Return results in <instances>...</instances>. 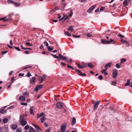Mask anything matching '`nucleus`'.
<instances>
[{"label": "nucleus", "mask_w": 132, "mask_h": 132, "mask_svg": "<svg viewBox=\"0 0 132 132\" xmlns=\"http://www.w3.org/2000/svg\"><path fill=\"white\" fill-rule=\"evenodd\" d=\"M6 17H4L3 18H0V20H2L4 21H8L9 20L8 19H6Z\"/></svg>", "instance_id": "b1692460"}, {"label": "nucleus", "mask_w": 132, "mask_h": 132, "mask_svg": "<svg viewBox=\"0 0 132 132\" xmlns=\"http://www.w3.org/2000/svg\"><path fill=\"white\" fill-rule=\"evenodd\" d=\"M111 32L109 30H106L105 32V34L107 35H111Z\"/></svg>", "instance_id": "a878e982"}, {"label": "nucleus", "mask_w": 132, "mask_h": 132, "mask_svg": "<svg viewBox=\"0 0 132 132\" xmlns=\"http://www.w3.org/2000/svg\"><path fill=\"white\" fill-rule=\"evenodd\" d=\"M36 81V78L35 77H32L30 79V83L32 84H34Z\"/></svg>", "instance_id": "1a4fd4ad"}, {"label": "nucleus", "mask_w": 132, "mask_h": 132, "mask_svg": "<svg viewBox=\"0 0 132 132\" xmlns=\"http://www.w3.org/2000/svg\"><path fill=\"white\" fill-rule=\"evenodd\" d=\"M21 105H25L26 106L27 105V103H25L24 102H22L21 103Z\"/></svg>", "instance_id": "3c124183"}, {"label": "nucleus", "mask_w": 132, "mask_h": 132, "mask_svg": "<svg viewBox=\"0 0 132 132\" xmlns=\"http://www.w3.org/2000/svg\"><path fill=\"white\" fill-rule=\"evenodd\" d=\"M44 43L45 45V46L48 47V44L47 42L46 41H44Z\"/></svg>", "instance_id": "a19ab883"}, {"label": "nucleus", "mask_w": 132, "mask_h": 132, "mask_svg": "<svg viewBox=\"0 0 132 132\" xmlns=\"http://www.w3.org/2000/svg\"><path fill=\"white\" fill-rule=\"evenodd\" d=\"M60 64H62L63 65V66H64L65 65H66L65 63H63L62 62H61V63Z\"/></svg>", "instance_id": "0e129e2a"}, {"label": "nucleus", "mask_w": 132, "mask_h": 132, "mask_svg": "<svg viewBox=\"0 0 132 132\" xmlns=\"http://www.w3.org/2000/svg\"><path fill=\"white\" fill-rule=\"evenodd\" d=\"M23 53L26 54H28L29 53V51H26Z\"/></svg>", "instance_id": "6e6d98bb"}, {"label": "nucleus", "mask_w": 132, "mask_h": 132, "mask_svg": "<svg viewBox=\"0 0 132 132\" xmlns=\"http://www.w3.org/2000/svg\"><path fill=\"white\" fill-rule=\"evenodd\" d=\"M46 118L45 117H43L40 118V120L41 121V122L42 123H43L44 122L45 120H46Z\"/></svg>", "instance_id": "aec40b11"}, {"label": "nucleus", "mask_w": 132, "mask_h": 132, "mask_svg": "<svg viewBox=\"0 0 132 132\" xmlns=\"http://www.w3.org/2000/svg\"><path fill=\"white\" fill-rule=\"evenodd\" d=\"M102 108L101 107V108H100L99 109H98V110L99 112H100V111H101L102 110Z\"/></svg>", "instance_id": "338daca9"}, {"label": "nucleus", "mask_w": 132, "mask_h": 132, "mask_svg": "<svg viewBox=\"0 0 132 132\" xmlns=\"http://www.w3.org/2000/svg\"><path fill=\"white\" fill-rule=\"evenodd\" d=\"M110 109L113 112H115V109L114 108H112V107H110Z\"/></svg>", "instance_id": "5fc2aeb1"}, {"label": "nucleus", "mask_w": 132, "mask_h": 132, "mask_svg": "<svg viewBox=\"0 0 132 132\" xmlns=\"http://www.w3.org/2000/svg\"><path fill=\"white\" fill-rule=\"evenodd\" d=\"M76 122V119L75 117H73L72 118V126L75 124Z\"/></svg>", "instance_id": "a211bd4d"}, {"label": "nucleus", "mask_w": 132, "mask_h": 132, "mask_svg": "<svg viewBox=\"0 0 132 132\" xmlns=\"http://www.w3.org/2000/svg\"><path fill=\"white\" fill-rule=\"evenodd\" d=\"M100 102V101H97L93 103V111H95L96 110L98 107L99 103Z\"/></svg>", "instance_id": "7ed1b4c3"}, {"label": "nucleus", "mask_w": 132, "mask_h": 132, "mask_svg": "<svg viewBox=\"0 0 132 132\" xmlns=\"http://www.w3.org/2000/svg\"><path fill=\"white\" fill-rule=\"evenodd\" d=\"M117 70L116 69H114L112 72V77L113 78H116L118 75Z\"/></svg>", "instance_id": "39448f33"}, {"label": "nucleus", "mask_w": 132, "mask_h": 132, "mask_svg": "<svg viewBox=\"0 0 132 132\" xmlns=\"http://www.w3.org/2000/svg\"><path fill=\"white\" fill-rule=\"evenodd\" d=\"M47 48L48 50L50 51H51L53 49V48L52 47H50V46H48L47 47Z\"/></svg>", "instance_id": "72a5a7b5"}, {"label": "nucleus", "mask_w": 132, "mask_h": 132, "mask_svg": "<svg viewBox=\"0 0 132 132\" xmlns=\"http://www.w3.org/2000/svg\"><path fill=\"white\" fill-rule=\"evenodd\" d=\"M19 100L22 101H24L25 100V98L23 96H21L19 97Z\"/></svg>", "instance_id": "dca6fc26"}, {"label": "nucleus", "mask_w": 132, "mask_h": 132, "mask_svg": "<svg viewBox=\"0 0 132 132\" xmlns=\"http://www.w3.org/2000/svg\"><path fill=\"white\" fill-rule=\"evenodd\" d=\"M67 67L69 69H70L72 70H74V68L71 66L67 64Z\"/></svg>", "instance_id": "f704fd0d"}, {"label": "nucleus", "mask_w": 132, "mask_h": 132, "mask_svg": "<svg viewBox=\"0 0 132 132\" xmlns=\"http://www.w3.org/2000/svg\"><path fill=\"white\" fill-rule=\"evenodd\" d=\"M87 36L88 37H91L92 36V35L90 34H87Z\"/></svg>", "instance_id": "774afa93"}, {"label": "nucleus", "mask_w": 132, "mask_h": 132, "mask_svg": "<svg viewBox=\"0 0 132 132\" xmlns=\"http://www.w3.org/2000/svg\"><path fill=\"white\" fill-rule=\"evenodd\" d=\"M24 115H22L20 117V125L23 126L25 125L27 123V119L24 118Z\"/></svg>", "instance_id": "f03ea898"}, {"label": "nucleus", "mask_w": 132, "mask_h": 132, "mask_svg": "<svg viewBox=\"0 0 132 132\" xmlns=\"http://www.w3.org/2000/svg\"><path fill=\"white\" fill-rule=\"evenodd\" d=\"M39 115L40 117H45V114L44 112L41 113Z\"/></svg>", "instance_id": "2f4dec72"}, {"label": "nucleus", "mask_w": 132, "mask_h": 132, "mask_svg": "<svg viewBox=\"0 0 132 132\" xmlns=\"http://www.w3.org/2000/svg\"><path fill=\"white\" fill-rule=\"evenodd\" d=\"M26 76L28 77H30L31 76V75L30 72H28L27 73Z\"/></svg>", "instance_id": "a18cd8bd"}, {"label": "nucleus", "mask_w": 132, "mask_h": 132, "mask_svg": "<svg viewBox=\"0 0 132 132\" xmlns=\"http://www.w3.org/2000/svg\"><path fill=\"white\" fill-rule=\"evenodd\" d=\"M23 95L24 96H27L28 95V93L27 92H26L24 93Z\"/></svg>", "instance_id": "de8ad7c7"}, {"label": "nucleus", "mask_w": 132, "mask_h": 132, "mask_svg": "<svg viewBox=\"0 0 132 132\" xmlns=\"http://www.w3.org/2000/svg\"><path fill=\"white\" fill-rule=\"evenodd\" d=\"M29 128V126L28 125H27L24 128V129L25 130H28Z\"/></svg>", "instance_id": "e433bc0d"}, {"label": "nucleus", "mask_w": 132, "mask_h": 132, "mask_svg": "<svg viewBox=\"0 0 132 132\" xmlns=\"http://www.w3.org/2000/svg\"><path fill=\"white\" fill-rule=\"evenodd\" d=\"M130 79H129L127 80V82L125 84V86H129V85H130Z\"/></svg>", "instance_id": "f3484780"}, {"label": "nucleus", "mask_w": 132, "mask_h": 132, "mask_svg": "<svg viewBox=\"0 0 132 132\" xmlns=\"http://www.w3.org/2000/svg\"><path fill=\"white\" fill-rule=\"evenodd\" d=\"M45 76L44 75H43V76L41 78V80L40 83H42L43 81V80H44L45 79Z\"/></svg>", "instance_id": "c85d7f7f"}, {"label": "nucleus", "mask_w": 132, "mask_h": 132, "mask_svg": "<svg viewBox=\"0 0 132 132\" xmlns=\"http://www.w3.org/2000/svg\"><path fill=\"white\" fill-rule=\"evenodd\" d=\"M35 130L32 127H31L29 130V132H34Z\"/></svg>", "instance_id": "473e14b6"}, {"label": "nucleus", "mask_w": 132, "mask_h": 132, "mask_svg": "<svg viewBox=\"0 0 132 132\" xmlns=\"http://www.w3.org/2000/svg\"><path fill=\"white\" fill-rule=\"evenodd\" d=\"M58 18L60 19H59V20L60 21L62 20L63 19L65 18L66 16L65 15H64L63 16L62 18H61V15H60L59 14H58Z\"/></svg>", "instance_id": "2eb2a0df"}, {"label": "nucleus", "mask_w": 132, "mask_h": 132, "mask_svg": "<svg viewBox=\"0 0 132 132\" xmlns=\"http://www.w3.org/2000/svg\"><path fill=\"white\" fill-rule=\"evenodd\" d=\"M106 71L105 69H103L101 70V72L103 73H104L105 72H106Z\"/></svg>", "instance_id": "4d7b16f0"}, {"label": "nucleus", "mask_w": 132, "mask_h": 132, "mask_svg": "<svg viewBox=\"0 0 132 132\" xmlns=\"http://www.w3.org/2000/svg\"><path fill=\"white\" fill-rule=\"evenodd\" d=\"M75 69L76 72H78L79 73V76H81L82 73L80 70H78L76 69Z\"/></svg>", "instance_id": "4be33fe9"}, {"label": "nucleus", "mask_w": 132, "mask_h": 132, "mask_svg": "<svg viewBox=\"0 0 132 132\" xmlns=\"http://www.w3.org/2000/svg\"><path fill=\"white\" fill-rule=\"evenodd\" d=\"M51 55L54 58L57 59L58 61L59 62L61 60H63L66 61L71 62L72 61L71 59H69L65 56H63L62 54H59V56L52 54H51Z\"/></svg>", "instance_id": "f257e3e1"}, {"label": "nucleus", "mask_w": 132, "mask_h": 132, "mask_svg": "<svg viewBox=\"0 0 132 132\" xmlns=\"http://www.w3.org/2000/svg\"><path fill=\"white\" fill-rule=\"evenodd\" d=\"M123 4L125 5V6H127L128 4V2L127 0L125 1L123 3Z\"/></svg>", "instance_id": "bb28decb"}, {"label": "nucleus", "mask_w": 132, "mask_h": 132, "mask_svg": "<svg viewBox=\"0 0 132 132\" xmlns=\"http://www.w3.org/2000/svg\"><path fill=\"white\" fill-rule=\"evenodd\" d=\"M43 87V85H38L35 89L34 90L36 92H37L38 90L41 89Z\"/></svg>", "instance_id": "6e6552de"}, {"label": "nucleus", "mask_w": 132, "mask_h": 132, "mask_svg": "<svg viewBox=\"0 0 132 132\" xmlns=\"http://www.w3.org/2000/svg\"><path fill=\"white\" fill-rule=\"evenodd\" d=\"M7 2L8 3L13 4L14 2L12 0H7Z\"/></svg>", "instance_id": "c9c22d12"}, {"label": "nucleus", "mask_w": 132, "mask_h": 132, "mask_svg": "<svg viewBox=\"0 0 132 132\" xmlns=\"http://www.w3.org/2000/svg\"><path fill=\"white\" fill-rule=\"evenodd\" d=\"M26 44L27 46H32V44H30L29 42H27L26 43Z\"/></svg>", "instance_id": "37998d69"}, {"label": "nucleus", "mask_w": 132, "mask_h": 132, "mask_svg": "<svg viewBox=\"0 0 132 132\" xmlns=\"http://www.w3.org/2000/svg\"><path fill=\"white\" fill-rule=\"evenodd\" d=\"M96 6V5H94L91 6L87 10V12L89 13H91L92 11L95 8Z\"/></svg>", "instance_id": "423d86ee"}, {"label": "nucleus", "mask_w": 132, "mask_h": 132, "mask_svg": "<svg viewBox=\"0 0 132 132\" xmlns=\"http://www.w3.org/2000/svg\"><path fill=\"white\" fill-rule=\"evenodd\" d=\"M14 14V13L13 12H12L10 13L9 14V16H11L12 15H13Z\"/></svg>", "instance_id": "09e8293b"}, {"label": "nucleus", "mask_w": 132, "mask_h": 132, "mask_svg": "<svg viewBox=\"0 0 132 132\" xmlns=\"http://www.w3.org/2000/svg\"><path fill=\"white\" fill-rule=\"evenodd\" d=\"M66 6V4H63L62 7V9L63 10L64 9V7Z\"/></svg>", "instance_id": "8fccbe9b"}, {"label": "nucleus", "mask_w": 132, "mask_h": 132, "mask_svg": "<svg viewBox=\"0 0 132 132\" xmlns=\"http://www.w3.org/2000/svg\"><path fill=\"white\" fill-rule=\"evenodd\" d=\"M35 108L34 107V106H31V108L30 109V112L31 114H32L33 115L34 114V113L33 112V109Z\"/></svg>", "instance_id": "4468645a"}, {"label": "nucleus", "mask_w": 132, "mask_h": 132, "mask_svg": "<svg viewBox=\"0 0 132 132\" xmlns=\"http://www.w3.org/2000/svg\"><path fill=\"white\" fill-rule=\"evenodd\" d=\"M73 30V27L72 26H70L68 28L67 30L68 31H72Z\"/></svg>", "instance_id": "5701e85b"}, {"label": "nucleus", "mask_w": 132, "mask_h": 132, "mask_svg": "<svg viewBox=\"0 0 132 132\" xmlns=\"http://www.w3.org/2000/svg\"><path fill=\"white\" fill-rule=\"evenodd\" d=\"M112 85H114L116 84V82L115 81H113L112 82Z\"/></svg>", "instance_id": "bf43d9fd"}, {"label": "nucleus", "mask_w": 132, "mask_h": 132, "mask_svg": "<svg viewBox=\"0 0 132 132\" xmlns=\"http://www.w3.org/2000/svg\"><path fill=\"white\" fill-rule=\"evenodd\" d=\"M8 121V119L7 118H5L3 119V122L4 123H7Z\"/></svg>", "instance_id": "c756f323"}, {"label": "nucleus", "mask_w": 132, "mask_h": 132, "mask_svg": "<svg viewBox=\"0 0 132 132\" xmlns=\"http://www.w3.org/2000/svg\"><path fill=\"white\" fill-rule=\"evenodd\" d=\"M103 78V76L102 75H100L98 76V78L101 80Z\"/></svg>", "instance_id": "603ef678"}, {"label": "nucleus", "mask_w": 132, "mask_h": 132, "mask_svg": "<svg viewBox=\"0 0 132 132\" xmlns=\"http://www.w3.org/2000/svg\"><path fill=\"white\" fill-rule=\"evenodd\" d=\"M110 41L107 40V42H108L107 43V44H109L111 42H112V43L113 44L115 43H116V42L114 39H113L111 38H110Z\"/></svg>", "instance_id": "f8f14e48"}, {"label": "nucleus", "mask_w": 132, "mask_h": 132, "mask_svg": "<svg viewBox=\"0 0 132 132\" xmlns=\"http://www.w3.org/2000/svg\"><path fill=\"white\" fill-rule=\"evenodd\" d=\"M88 66L90 68H93L94 67V65L91 63H89L87 64Z\"/></svg>", "instance_id": "393cba45"}, {"label": "nucleus", "mask_w": 132, "mask_h": 132, "mask_svg": "<svg viewBox=\"0 0 132 132\" xmlns=\"http://www.w3.org/2000/svg\"><path fill=\"white\" fill-rule=\"evenodd\" d=\"M99 8H98L97 9H96L95 11V12H98L99 11Z\"/></svg>", "instance_id": "e2e57ef3"}, {"label": "nucleus", "mask_w": 132, "mask_h": 132, "mask_svg": "<svg viewBox=\"0 0 132 132\" xmlns=\"http://www.w3.org/2000/svg\"><path fill=\"white\" fill-rule=\"evenodd\" d=\"M14 81V80H13L12 79H11V80H10L11 82L10 83V84L11 85L12 84L13 82Z\"/></svg>", "instance_id": "13d9d810"}, {"label": "nucleus", "mask_w": 132, "mask_h": 132, "mask_svg": "<svg viewBox=\"0 0 132 132\" xmlns=\"http://www.w3.org/2000/svg\"><path fill=\"white\" fill-rule=\"evenodd\" d=\"M77 65L78 66V68L80 69H82L87 67V65L86 64H85V65H82L81 66L79 63H77Z\"/></svg>", "instance_id": "9b49d317"}, {"label": "nucleus", "mask_w": 132, "mask_h": 132, "mask_svg": "<svg viewBox=\"0 0 132 132\" xmlns=\"http://www.w3.org/2000/svg\"><path fill=\"white\" fill-rule=\"evenodd\" d=\"M101 41L102 43L103 44H108L107 43L108 42H107V40H106L105 39H101Z\"/></svg>", "instance_id": "6ab92c4d"}, {"label": "nucleus", "mask_w": 132, "mask_h": 132, "mask_svg": "<svg viewBox=\"0 0 132 132\" xmlns=\"http://www.w3.org/2000/svg\"><path fill=\"white\" fill-rule=\"evenodd\" d=\"M67 126V124L66 123H65L61 125L60 129V130L61 132H65Z\"/></svg>", "instance_id": "20e7f679"}, {"label": "nucleus", "mask_w": 132, "mask_h": 132, "mask_svg": "<svg viewBox=\"0 0 132 132\" xmlns=\"http://www.w3.org/2000/svg\"><path fill=\"white\" fill-rule=\"evenodd\" d=\"M13 4L16 6H18L20 5L19 4H18L17 3L14 2L13 3Z\"/></svg>", "instance_id": "79ce46f5"}, {"label": "nucleus", "mask_w": 132, "mask_h": 132, "mask_svg": "<svg viewBox=\"0 0 132 132\" xmlns=\"http://www.w3.org/2000/svg\"><path fill=\"white\" fill-rule=\"evenodd\" d=\"M111 63H109L105 65V67H111Z\"/></svg>", "instance_id": "ea45409f"}, {"label": "nucleus", "mask_w": 132, "mask_h": 132, "mask_svg": "<svg viewBox=\"0 0 132 132\" xmlns=\"http://www.w3.org/2000/svg\"><path fill=\"white\" fill-rule=\"evenodd\" d=\"M6 112L7 111L6 110H4L3 109H2L0 110V113L4 114L6 113Z\"/></svg>", "instance_id": "412c9836"}, {"label": "nucleus", "mask_w": 132, "mask_h": 132, "mask_svg": "<svg viewBox=\"0 0 132 132\" xmlns=\"http://www.w3.org/2000/svg\"><path fill=\"white\" fill-rule=\"evenodd\" d=\"M24 75V74L20 73L19 74V76H23Z\"/></svg>", "instance_id": "69168bd1"}, {"label": "nucleus", "mask_w": 132, "mask_h": 132, "mask_svg": "<svg viewBox=\"0 0 132 132\" xmlns=\"http://www.w3.org/2000/svg\"><path fill=\"white\" fill-rule=\"evenodd\" d=\"M32 125H33V126L35 127V128L38 130H40L41 131L42 130V129H41L38 126H37L34 123H32Z\"/></svg>", "instance_id": "9d476101"}, {"label": "nucleus", "mask_w": 132, "mask_h": 132, "mask_svg": "<svg viewBox=\"0 0 132 132\" xmlns=\"http://www.w3.org/2000/svg\"><path fill=\"white\" fill-rule=\"evenodd\" d=\"M22 130L20 128H17L16 130L17 132H21Z\"/></svg>", "instance_id": "58836bf2"}, {"label": "nucleus", "mask_w": 132, "mask_h": 132, "mask_svg": "<svg viewBox=\"0 0 132 132\" xmlns=\"http://www.w3.org/2000/svg\"><path fill=\"white\" fill-rule=\"evenodd\" d=\"M4 128L6 129H8V126L7 125H4Z\"/></svg>", "instance_id": "864d4df0"}, {"label": "nucleus", "mask_w": 132, "mask_h": 132, "mask_svg": "<svg viewBox=\"0 0 132 132\" xmlns=\"http://www.w3.org/2000/svg\"><path fill=\"white\" fill-rule=\"evenodd\" d=\"M121 63L122 64L123 63V62H126V60L124 59V58H122L121 59Z\"/></svg>", "instance_id": "7c9ffc66"}, {"label": "nucleus", "mask_w": 132, "mask_h": 132, "mask_svg": "<svg viewBox=\"0 0 132 132\" xmlns=\"http://www.w3.org/2000/svg\"><path fill=\"white\" fill-rule=\"evenodd\" d=\"M52 21L55 22H56L58 21V20H52Z\"/></svg>", "instance_id": "680f3d73"}, {"label": "nucleus", "mask_w": 132, "mask_h": 132, "mask_svg": "<svg viewBox=\"0 0 132 132\" xmlns=\"http://www.w3.org/2000/svg\"><path fill=\"white\" fill-rule=\"evenodd\" d=\"M64 33L65 35L69 37H70L71 36V35L70 34L68 31L65 32Z\"/></svg>", "instance_id": "cd10ccee"}, {"label": "nucleus", "mask_w": 132, "mask_h": 132, "mask_svg": "<svg viewBox=\"0 0 132 132\" xmlns=\"http://www.w3.org/2000/svg\"><path fill=\"white\" fill-rule=\"evenodd\" d=\"M63 106V104L61 102H57L56 104V106L57 108L59 109L62 108Z\"/></svg>", "instance_id": "0eeeda50"}, {"label": "nucleus", "mask_w": 132, "mask_h": 132, "mask_svg": "<svg viewBox=\"0 0 132 132\" xmlns=\"http://www.w3.org/2000/svg\"><path fill=\"white\" fill-rule=\"evenodd\" d=\"M118 36L120 37L121 38H123L124 37V36H123L120 34H118Z\"/></svg>", "instance_id": "49530a36"}, {"label": "nucleus", "mask_w": 132, "mask_h": 132, "mask_svg": "<svg viewBox=\"0 0 132 132\" xmlns=\"http://www.w3.org/2000/svg\"><path fill=\"white\" fill-rule=\"evenodd\" d=\"M120 65V64H119V63H117L116 64L115 66L116 68H119L121 67Z\"/></svg>", "instance_id": "4c0bfd02"}, {"label": "nucleus", "mask_w": 132, "mask_h": 132, "mask_svg": "<svg viewBox=\"0 0 132 132\" xmlns=\"http://www.w3.org/2000/svg\"><path fill=\"white\" fill-rule=\"evenodd\" d=\"M13 47L15 48L18 51H20V49L18 47Z\"/></svg>", "instance_id": "c03bdc74"}, {"label": "nucleus", "mask_w": 132, "mask_h": 132, "mask_svg": "<svg viewBox=\"0 0 132 132\" xmlns=\"http://www.w3.org/2000/svg\"><path fill=\"white\" fill-rule=\"evenodd\" d=\"M20 46L21 47L23 50H26V48H25V47H23V46L22 45H20Z\"/></svg>", "instance_id": "052dcab7"}, {"label": "nucleus", "mask_w": 132, "mask_h": 132, "mask_svg": "<svg viewBox=\"0 0 132 132\" xmlns=\"http://www.w3.org/2000/svg\"><path fill=\"white\" fill-rule=\"evenodd\" d=\"M18 127V126L16 124H13L12 125L11 127V128L13 130H15Z\"/></svg>", "instance_id": "ddd939ff"}]
</instances>
